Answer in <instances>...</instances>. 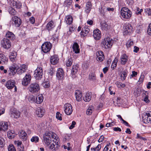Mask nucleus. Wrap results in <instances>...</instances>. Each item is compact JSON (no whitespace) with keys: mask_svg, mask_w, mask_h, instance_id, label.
<instances>
[{"mask_svg":"<svg viewBox=\"0 0 151 151\" xmlns=\"http://www.w3.org/2000/svg\"><path fill=\"white\" fill-rule=\"evenodd\" d=\"M44 142L47 146H49V148L52 151H56L60 147L59 139L54 135L52 133H45L43 136Z\"/></svg>","mask_w":151,"mask_h":151,"instance_id":"nucleus-1","label":"nucleus"},{"mask_svg":"<svg viewBox=\"0 0 151 151\" xmlns=\"http://www.w3.org/2000/svg\"><path fill=\"white\" fill-rule=\"evenodd\" d=\"M30 22L32 24H34L35 22V19L34 17H32L29 19Z\"/></svg>","mask_w":151,"mask_h":151,"instance_id":"nucleus-59","label":"nucleus"},{"mask_svg":"<svg viewBox=\"0 0 151 151\" xmlns=\"http://www.w3.org/2000/svg\"><path fill=\"white\" fill-rule=\"evenodd\" d=\"M1 45L2 47L5 49L9 48L11 45L10 41L7 39L4 38L1 41Z\"/></svg>","mask_w":151,"mask_h":151,"instance_id":"nucleus-7","label":"nucleus"},{"mask_svg":"<svg viewBox=\"0 0 151 151\" xmlns=\"http://www.w3.org/2000/svg\"><path fill=\"white\" fill-rule=\"evenodd\" d=\"M39 138L38 137H33L31 139V141L32 142H38L39 141Z\"/></svg>","mask_w":151,"mask_h":151,"instance_id":"nucleus-44","label":"nucleus"},{"mask_svg":"<svg viewBox=\"0 0 151 151\" xmlns=\"http://www.w3.org/2000/svg\"><path fill=\"white\" fill-rule=\"evenodd\" d=\"M31 79V76L29 74H26L22 81V84L24 86H27L30 83Z\"/></svg>","mask_w":151,"mask_h":151,"instance_id":"nucleus-10","label":"nucleus"},{"mask_svg":"<svg viewBox=\"0 0 151 151\" xmlns=\"http://www.w3.org/2000/svg\"><path fill=\"white\" fill-rule=\"evenodd\" d=\"M58 80H61L64 76L63 71L62 68H58L56 74Z\"/></svg>","mask_w":151,"mask_h":151,"instance_id":"nucleus-21","label":"nucleus"},{"mask_svg":"<svg viewBox=\"0 0 151 151\" xmlns=\"http://www.w3.org/2000/svg\"><path fill=\"white\" fill-rule=\"evenodd\" d=\"M48 72L51 76H52L54 72V70L53 68H51L49 70Z\"/></svg>","mask_w":151,"mask_h":151,"instance_id":"nucleus-53","label":"nucleus"},{"mask_svg":"<svg viewBox=\"0 0 151 151\" xmlns=\"http://www.w3.org/2000/svg\"><path fill=\"white\" fill-rule=\"evenodd\" d=\"M28 89L30 92H37L40 89V86L37 83H33L29 85L28 87Z\"/></svg>","mask_w":151,"mask_h":151,"instance_id":"nucleus-5","label":"nucleus"},{"mask_svg":"<svg viewBox=\"0 0 151 151\" xmlns=\"http://www.w3.org/2000/svg\"><path fill=\"white\" fill-rule=\"evenodd\" d=\"M92 109L91 107H89L86 110V114L88 115H91L92 113Z\"/></svg>","mask_w":151,"mask_h":151,"instance_id":"nucleus-48","label":"nucleus"},{"mask_svg":"<svg viewBox=\"0 0 151 151\" xmlns=\"http://www.w3.org/2000/svg\"><path fill=\"white\" fill-rule=\"evenodd\" d=\"M61 115L62 114L59 112H57L56 114V118L60 120H62Z\"/></svg>","mask_w":151,"mask_h":151,"instance_id":"nucleus-47","label":"nucleus"},{"mask_svg":"<svg viewBox=\"0 0 151 151\" xmlns=\"http://www.w3.org/2000/svg\"><path fill=\"white\" fill-rule=\"evenodd\" d=\"M14 143L15 145H17V147L22 145V142L20 141H15L14 142Z\"/></svg>","mask_w":151,"mask_h":151,"instance_id":"nucleus-46","label":"nucleus"},{"mask_svg":"<svg viewBox=\"0 0 151 151\" xmlns=\"http://www.w3.org/2000/svg\"><path fill=\"white\" fill-rule=\"evenodd\" d=\"M4 139L0 137V147H3L4 146Z\"/></svg>","mask_w":151,"mask_h":151,"instance_id":"nucleus-45","label":"nucleus"},{"mask_svg":"<svg viewBox=\"0 0 151 151\" xmlns=\"http://www.w3.org/2000/svg\"><path fill=\"white\" fill-rule=\"evenodd\" d=\"M93 36L95 39H100L101 37V33L100 30L98 29L94 30L93 32Z\"/></svg>","mask_w":151,"mask_h":151,"instance_id":"nucleus-23","label":"nucleus"},{"mask_svg":"<svg viewBox=\"0 0 151 151\" xmlns=\"http://www.w3.org/2000/svg\"><path fill=\"white\" fill-rule=\"evenodd\" d=\"M143 122L146 124L149 123L151 121V111L147 112L144 116L142 117Z\"/></svg>","mask_w":151,"mask_h":151,"instance_id":"nucleus-9","label":"nucleus"},{"mask_svg":"<svg viewBox=\"0 0 151 151\" xmlns=\"http://www.w3.org/2000/svg\"><path fill=\"white\" fill-rule=\"evenodd\" d=\"M144 78V76L143 75H141L139 80V81L142 82L143 81Z\"/></svg>","mask_w":151,"mask_h":151,"instance_id":"nucleus-63","label":"nucleus"},{"mask_svg":"<svg viewBox=\"0 0 151 151\" xmlns=\"http://www.w3.org/2000/svg\"><path fill=\"white\" fill-rule=\"evenodd\" d=\"M127 72L125 71H123L120 73L121 79L123 81L125 80L127 76Z\"/></svg>","mask_w":151,"mask_h":151,"instance_id":"nucleus-40","label":"nucleus"},{"mask_svg":"<svg viewBox=\"0 0 151 151\" xmlns=\"http://www.w3.org/2000/svg\"><path fill=\"white\" fill-rule=\"evenodd\" d=\"M8 125L7 122L2 121L0 122V130L5 131L8 129Z\"/></svg>","mask_w":151,"mask_h":151,"instance_id":"nucleus-16","label":"nucleus"},{"mask_svg":"<svg viewBox=\"0 0 151 151\" xmlns=\"http://www.w3.org/2000/svg\"><path fill=\"white\" fill-rule=\"evenodd\" d=\"M17 69L16 68V66L15 65H12L9 67L8 72H9V74L10 75H13L16 73H17Z\"/></svg>","mask_w":151,"mask_h":151,"instance_id":"nucleus-14","label":"nucleus"},{"mask_svg":"<svg viewBox=\"0 0 151 151\" xmlns=\"http://www.w3.org/2000/svg\"><path fill=\"white\" fill-rule=\"evenodd\" d=\"M145 12L147 13L149 15H151V9L150 8L145 9Z\"/></svg>","mask_w":151,"mask_h":151,"instance_id":"nucleus-51","label":"nucleus"},{"mask_svg":"<svg viewBox=\"0 0 151 151\" xmlns=\"http://www.w3.org/2000/svg\"><path fill=\"white\" fill-rule=\"evenodd\" d=\"M14 34L10 32H8L6 34V37L10 39H13L14 38Z\"/></svg>","mask_w":151,"mask_h":151,"instance_id":"nucleus-39","label":"nucleus"},{"mask_svg":"<svg viewBox=\"0 0 151 151\" xmlns=\"http://www.w3.org/2000/svg\"><path fill=\"white\" fill-rule=\"evenodd\" d=\"M89 79L93 81L96 80V78L95 74L93 73H90L89 74Z\"/></svg>","mask_w":151,"mask_h":151,"instance_id":"nucleus-41","label":"nucleus"},{"mask_svg":"<svg viewBox=\"0 0 151 151\" xmlns=\"http://www.w3.org/2000/svg\"><path fill=\"white\" fill-rule=\"evenodd\" d=\"M132 27L130 25H128L124 29V35H130L132 31Z\"/></svg>","mask_w":151,"mask_h":151,"instance_id":"nucleus-20","label":"nucleus"},{"mask_svg":"<svg viewBox=\"0 0 151 151\" xmlns=\"http://www.w3.org/2000/svg\"><path fill=\"white\" fill-rule=\"evenodd\" d=\"M13 6L14 8L17 9H20L22 6L21 3L19 2H15L13 3Z\"/></svg>","mask_w":151,"mask_h":151,"instance_id":"nucleus-36","label":"nucleus"},{"mask_svg":"<svg viewBox=\"0 0 151 151\" xmlns=\"http://www.w3.org/2000/svg\"><path fill=\"white\" fill-rule=\"evenodd\" d=\"M8 150L9 151H16L15 147L12 144H10L9 145Z\"/></svg>","mask_w":151,"mask_h":151,"instance_id":"nucleus-42","label":"nucleus"},{"mask_svg":"<svg viewBox=\"0 0 151 151\" xmlns=\"http://www.w3.org/2000/svg\"><path fill=\"white\" fill-rule=\"evenodd\" d=\"M52 44L49 42H46L43 43L41 46L42 50L44 53L49 52L52 48Z\"/></svg>","mask_w":151,"mask_h":151,"instance_id":"nucleus-6","label":"nucleus"},{"mask_svg":"<svg viewBox=\"0 0 151 151\" xmlns=\"http://www.w3.org/2000/svg\"><path fill=\"white\" fill-rule=\"evenodd\" d=\"M76 124V122L74 121H73L72 122L71 125L69 127V129H73L74 127V126Z\"/></svg>","mask_w":151,"mask_h":151,"instance_id":"nucleus-56","label":"nucleus"},{"mask_svg":"<svg viewBox=\"0 0 151 151\" xmlns=\"http://www.w3.org/2000/svg\"><path fill=\"white\" fill-rule=\"evenodd\" d=\"M55 27L54 22L52 21L49 22L47 24L46 29L49 31L51 30Z\"/></svg>","mask_w":151,"mask_h":151,"instance_id":"nucleus-26","label":"nucleus"},{"mask_svg":"<svg viewBox=\"0 0 151 151\" xmlns=\"http://www.w3.org/2000/svg\"><path fill=\"white\" fill-rule=\"evenodd\" d=\"M0 60L5 63L7 61L8 58L6 57L4 55L2 54H0Z\"/></svg>","mask_w":151,"mask_h":151,"instance_id":"nucleus-37","label":"nucleus"},{"mask_svg":"<svg viewBox=\"0 0 151 151\" xmlns=\"http://www.w3.org/2000/svg\"><path fill=\"white\" fill-rule=\"evenodd\" d=\"M121 14L122 17L125 19H129L132 15L131 11L127 8L124 7L121 10Z\"/></svg>","mask_w":151,"mask_h":151,"instance_id":"nucleus-3","label":"nucleus"},{"mask_svg":"<svg viewBox=\"0 0 151 151\" xmlns=\"http://www.w3.org/2000/svg\"><path fill=\"white\" fill-rule=\"evenodd\" d=\"M44 87L46 88H48L50 86L49 83L48 82H45L43 83Z\"/></svg>","mask_w":151,"mask_h":151,"instance_id":"nucleus-55","label":"nucleus"},{"mask_svg":"<svg viewBox=\"0 0 151 151\" xmlns=\"http://www.w3.org/2000/svg\"><path fill=\"white\" fill-rule=\"evenodd\" d=\"M139 50V48L138 47H137L136 46H135L134 47V50H133V52H134L137 53L138 52Z\"/></svg>","mask_w":151,"mask_h":151,"instance_id":"nucleus-60","label":"nucleus"},{"mask_svg":"<svg viewBox=\"0 0 151 151\" xmlns=\"http://www.w3.org/2000/svg\"><path fill=\"white\" fill-rule=\"evenodd\" d=\"M58 60L59 59L57 55H55L51 57L50 62L52 64L55 65L58 63Z\"/></svg>","mask_w":151,"mask_h":151,"instance_id":"nucleus-27","label":"nucleus"},{"mask_svg":"<svg viewBox=\"0 0 151 151\" xmlns=\"http://www.w3.org/2000/svg\"><path fill=\"white\" fill-rule=\"evenodd\" d=\"M45 110L40 107H38L36 110V114L39 117H42L44 115Z\"/></svg>","mask_w":151,"mask_h":151,"instance_id":"nucleus-19","label":"nucleus"},{"mask_svg":"<svg viewBox=\"0 0 151 151\" xmlns=\"http://www.w3.org/2000/svg\"><path fill=\"white\" fill-rule=\"evenodd\" d=\"M65 21L67 24H70L73 21V18L72 16L70 15L67 16L65 18Z\"/></svg>","mask_w":151,"mask_h":151,"instance_id":"nucleus-31","label":"nucleus"},{"mask_svg":"<svg viewBox=\"0 0 151 151\" xmlns=\"http://www.w3.org/2000/svg\"><path fill=\"white\" fill-rule=\"evenodd\" d=\"M64 4L65 5L68 7L72 6V0H66L64 2Z\"/></svg>","mask_w":151,"mask_h":151,"instance_id":"nucleus-38","label":"nucleus"},{"mask_svg":"<svg viewBox=\"0 0 151 151\" xmlns=\"http://www.w3.org/2000/svg\"><path fill=\"white\" fill-rule=\"evenodd\" d=\"M75 96L76 100L78 101H80L81 100L82 96L81 92L79 90H76L75 92Z\"/></svg>","mask_w":151,"mask_h":151,"instance_id":"nucleus-25","label":"nucleus"},{"mask_svg":"<svg viewBox=\"0 0 151 151\" xmlns=\"http://www.w3.org/2000/svg\"><path fill=\"white\" fill-rule=\"evenodd\" d=\"M147 32L149 35H151V23L148 26Z\"/></svg>","mask_w":151,"mask_h":151,"instance_id":"nucleus-52","label":"nucleus"},{"mask_svg":"<svg viewBox=\"0 0 151 151\" xmlns=\"http://www.w3.org/2000/svg\"><path fill=\"white\" fill-rule=\"evenodd\" d=\"M89 31L90 29L88 27H84L82 29L81 32V35L83 37H85L86 36Z\"/></svg>","mask_w":151,"mask_h":151,"instance_id":"nucleus-28","label":"nucleus"},{"mask_svg":"<svg viewBox=\"0 0 151 151\" xmlns=\"http://www.w3.org/2000/svg\"><path fill=\"white\" fill-rule=\"evenodd\" d=\"M73 63L72 60L71 58H69L67 61L66 65L67 67L70 66Z\"/></svg>","mask_w":151,"mask_h":151,"instance_id":"nucleus-43","label":"nucleus"},{"mask_svg":"<svg viewBox=\"0 0 151 151\" xmlns=\"http://www.w3.org/2000/svg\"><path fill=\"white\" fill-rule=\"evenodd\" d=\"M12 24L16 27H19L22 23V21L20 18L17 16H14L12 17Z\"/></svg>","mask_w":151,"mask_h":151,"instance_id":"nucleus-11","label":"nucleus"},{"mask_svg":"<svg viewBox=\"0 0 151 151\" xmlns=\"http://www.w3.org/2000/svg\"><path fill=\"white\" fill-rule=\"evenodd\" d=\"M20 137L24 141H25L27 138V134L24 131L22 130L19 134Z\"/></svg>","mask_w":151,"mask_h":151,"instance_id":"nucleus-32","label":"nucleus"},{"mask_svg":"<svg viewBox=\"0 0 151 151\" xmlns=\"http://www.w3.org/2000/svg\"><path fill=\"white\" fill-rule=\"evenodd\" d=\"M14 132L13 131L10 130L9 131L7 132V135L9 139H12L14 137L15 134Z\"/></svg>","mask_w":151,"mask_h":151,"instance_id":"nucleus-34","label":"nucleus"},{"mask_svg":"<svg viewBox=\"0 0 151 151\" xmlns=\"http://www.w3.org/2000/svg\"><path fill=\"white\" fill-rule=\"evenodd\" d=\"M104 138V137L103 135L101 136L98 140V142H102L103 141Z\"/></svg>","mask_w":151,"mask_h":151,"instance_id":"nucleus-62","label":"nucleus"},{"mask_svg":"<svg viewBox=\"0 0 151 151\" xmlns=\"http://www.w3.org/2000/svg\"><path fill=\"white\" fill-rule=\"evenodd\" d=\"M16 11L14 8H11V9L9 10V13L11 15H14L16 14Z\"/></svg>","mask_w":151,"mask_h":151,"instance_id":"nucleus-49","label":"nucleus"},{"mask_svg":"<svg viewBox=\"0 0 151 151\" xmlns=\"http://www.w3.org/2000/svg\"><path fill=\"white\" fill-rule=\"evenodd\" d=\"M96 59L98 61H102L104 59V56L103 52L101 51H99L96 52Z\"/></svg>","mask_w":151,"mask_h":151,"instance_id":"nucleus-22","label":"nucleus"},{"mask_svg":"<svg viewBox=\"0 0 151 151\" xmlns=\"http://www.w3.org/2000/svg\"><path fill=\"white\" fill-rule=\"evenodd\" d=\"M133 44V42L130 40H129L126 44V45L127 47H129Z\"/></svg>","mask_w":151,"mask_h":151,"instance_id":"nucleus-50","label":"nucleus"},{"mask_svg":"<svg viewBox=\"0 0 151 151\" xmlns=\"http://www.w3.org/2000/svg\"><path fill=\"white\" fill-rule=\"evenodd\" d=\"M35 102L37 104H41L43 101V97L42 94H40L37 96L36 97L35 99L34 98Z\"/></svg>","mask_w":151,"mask_h":151,"instance_id":"nucleus-24","label":"nucleus"},{"mask_svg":"<svg viewBox=\"0 0 151 151\" xmlns=\"http://www.w3.org/2000/svg\"><path fill=\"white\" fill-rule=\"evenodd\" d=\"M79 45L78 43L76 42H75L73 44L72 47V48L73 51L75 53H78L80 52V50L79 49Z\"/></svg>","mask_w":151,"mask_h":151,"instance_id":"nucleus-29","label":"nucleus"},{"mask_svg":"<svg viewBox=\"0 0 151 151\" xmlns=\"http://www.w3.org/2000/svg\"><path fill=\"white\" fill-rule=\"evenodd\" d=\"M92 6V5L91 2H87L85 9L86 12L88 14L89 13L91 9Z\"/></svg>","mask_w":151,"mask_h":151,"instance_id":"nucleus-30","label":"nucleus"},{"mask_svg":"<svg viewBox=\"0 0 151 151\" xmlns=\"http://www.w3.org/2000/svg\"><path fill=\"white\" fill-rule=\"evenodd\" d=\"M144 101L146 103H148L150 102V101L148 99V96L147 95L145 96V97L144 99Z\"/></svg>","mask_w":151,"mask_h":151,"instance_id":"nucleus-57","label":"nucleus"},{"mask_svg":"<svg viewBox=\"0 0 151 151\" xmlns=\"http://www.w3.org/2000/svg\"><path fill=\"white\" fill-rule=\"evenodd\" d=\"M11 116L15 118H17L20 116V113L15 109H12L10 111Z\"/></svg>","mask_w":151,"mask_h":151,"instance_id":"nucleus-12","label":"nucleus"},{"mask_svg":"<svg viewBox=\"0 0 151 151\" xmlns=\"http://www.w3.org/2000/svg\"><path fill=\"white\" fill-rule=\"evenodd\" d=\"M113 40L109 37L105 38L102 41L101 45L103 47L107 49L111 47L112 45Z\"/></svg>","mask_w":151,"mask_h":151,"instance_id":"nucleus-2","label":"nucleus"},{"mask_svg":"<svg viewBox=\"0 0 151 151\" xmlns=\"http://www.w3.org/2000/svg\"><path fill=\"white\" fill-rule=\"evenodd\" d=\"M108 70V68L107 67H105L103 69V71L104 73H106Z\"/></svg>","mask_w":151,"mask_h":151,"instance_id":"nucleus-64","label":"nucleus"},{"mask_svg":"<svg viewBox=\"0 0 151 151\" xmlns=\"http://www.w3.org/2000/svg\"><path fill=\"white\" fill-rule=\"evenodd\" d=\"M115 84L118 88H121V83L119 81H117L115 83Z\"/></svg>","mask_w":151,"mask_h":151,"instance_id":"nucleus-58","label":"nucleus"},{"mask_svg":"<svg viewBox=\"0 0 151 151\" xmlns=\"http://www.w3.org/2000/svg\"><path fill=\"white\" fill-rule=\"evenodd\" d=\"M128 59V56L126 54L122 55L120 57V62L121 64L124 65L127 62Z\"/></svg>","mask_w":151,"mask_h":151,"instance_id":"nucleus-17","label":"nucleus"},{"mask_svg":"<svg viewBox=\"0 0 151 151\" xmlns=\"http://www.w3.org/2000/svg\"><path fill=\"white\" fill-rule=\"evenodd\" d=\"M101 24V27L103 30H106L108 29L109 27L108 25L106 22L102 23Z\"/></svg>","mask_w":151,"mask_h":151,"instance_id":"nucleus-35","label":"nucleus"},{"mask_svg":"<svg viewBox=\"0 0 151 151\" xmlns=\"http://www.w3.org/2000/svg\"><path fill=\"white\" fill-rule=\"evenodd\" d=\"M15 82L14 80H10L7 81L5 84V86L8 89L12 88L15 86Z\"/></svg>","mask_w":151,"mask_h":151,"instance_id":"nucleus-15","label":"nucleus"},{"mask_svg":"<svg viewBox=\"0 0 151 151\" xmlns=\"http://www.w3.org/2000/svg\"><path fill=\"white\" fill-rule=\"evenodd\" d=\"M17 148V149L18 151H24V148L22 145Z\"/></svg>","mask_w":151,"mask_h":151,"instance_id":"nucleus-54","label":"nucleus"},{"mask_svg":"<svg viewBox=\"0 0 151 151\" xmlns=\"http://www.w3.org/2000/svg\"><path fill=\"white\" fill-rule=\"evenodd\" d=\"M43 74V70L42 67H37L35 70L34 76L36 80H40L42 78Z\"/></svg>","mask_w":151,"mask_h":151,"instance_id":"nucleus-4","label":"nucleus"},{"mask_svg":"<svg viewBox=\"0 0 151 151\" xmlns=\"http://www.w3.org/2000/svg\"><path fill=\"white\" fill-rule=\"evenodd\" d=\"M64 111L65 113L67 115H70L73 111L72 105L69 103L65 104L64 106Z\"/></svg>","mask_w":151,"mask_h":151,"instance_id":"nucleus-8","label":"nucleus"},{"mask_svg":"<svg viewBox=\"0 0 151 151\" xmlns=\"http://www.w3.org/2000/svg\"><path fill=\"white\" fill-rule=\"evenodd\" d=\"M78 67L76 65H73L72 66L71 70V75L73 78L76 77V74L78 72Z\"/></svg>","mask_w":151,"mask_h":151,"instance_id":"nucleus-13","label":"nucleus"},{"mask_svg":"<svg viewBox=\"0 0 151 151\" xmlns=\"http://www.w3.org/2000/svg\"><path fill=\"white\" fill-rule=\"evenodd\" d=\"M113 130L115 131H119V132H121V129L117 127H114L113 128Z\"/></svg>","mask_w":151,"mask_h":151,"instance_id":"nucleus-61","label":"nucleus"},{"mask_svg":"<svg viewBox=\"0 0 151 151\" xmlns=\"http://www.w3.org/2000/svg\"><path fill=\"white\" fill-rule=\"evenodd\" d=\"M91 93H86L83 98V100L86 102H88L91 100Z\"/></svg>","mask_w":151,"mask_h":151,"instance_id":"nucleus-33","label":"nucleus"},{"mask_svg":"<svg viewBox=\"0 0 151 151\" xmlns=\"http://www.w3.org/2000/svg\"><path fill=\"white\" fill-rule=\"evenodd\" d=\"M27 69V67L26 65L24 64L22 65L17 68V74L19 75L22 74Z\"/></svg>","mask_w":151,"mask_h":151,"instance_id":"nucleus-18","label":"nucleus"}]
</instances>
